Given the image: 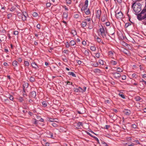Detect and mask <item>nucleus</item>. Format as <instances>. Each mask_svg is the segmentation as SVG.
Returning a JSON list of instances; mask_svg holds the SVG:
<instances>
[{
	"instance_id": "38",
	"label": "nucleus",
	"mask_w": 146,
	"mask_h": 146,
	"mask_svg": "<svg viewBox=\"0 0 146 146\" xmlns=\"http://www.w3.org/2000/svg\"><path fill=\"white\" fill-rule=\"evenodd\" d=\"M139 81L140 82H144L145 85H146V81L144 80L143 79H141L139 80Z\"/></svg>"
},
{
	"instance_id": "63",
	"label": "nucleus",
	"mask_w": 146,
	"mask_h": 146,
	"mask_svg": "<svg viewBox=\"0 0 146 146\" xmlns=\"http://www.w3.org/2000/svg\"><path fill=\"white\" fill-rule=\"evenodd\" d=\"M36 27L38 29H40V25L39 24H38L36 26Z\"/></svg>"
},
{
	"instance_id": "43",
	"label": "nucleus",
	"mask_w": 146,
	"mask_h": 146,
	"mask_svg": "<svg viewBox=\"0 0 146 146\" xmlns=\"http://www.w3.org/2000/svg\"><path fill=\"white\" fill-rule=\"evenodd\" d=\"M21 17L23 21H25L26 20L27 18H26V17H24L22 15H21Z\"/></svg>"
},
{
	"instance_id": "58",
	"label": "nucleus",
	"mask_w": 146,
	"mask_h": 146,
	"mask_svg": "<svg viewBox=\"0 0 146 146\" xmlns=\"http://www.w3.org/2000/svg\"><path fill=\"white\" fill-rule=\"evenodd\" d=\"M105 24L107 26H109L110 25V22H106V23Z\"/></svg>"
},
{
	"instance_id": "60",
	"label": "nucleus",
	"mask_w": 146,
	"mask_h": 146,
	"mask_svg": "<svg viewBox=\"0 0 146 146\" xmlns=\"http://www.w3.org/2000/svg\"><path fill=\"white\" fill-rule=\"evenodd\" d=\"M97 41L98 42H100L101 41V39L100 38H98V37L97 38Z\"/></svg>"
},
{
	"instance_id": "3",
	"label": "nucleus",
	"mask_w": 146,
	"mask_h": 146,
	"mask_svg": "<svg viewBox=\"0 0 146 146\" xmlns=\"http://www.w3.org/2000/svg\"><path fill=\"white\" fill-rule=\"evenodd\" d=\"M134 12L136 13H138L141 10V8H140V7H137L136 6H134L133 7Z\"/></svg>"
},
{
	"instance_id": "31",
	"label": "nucleus",
	"mask_w": 146,
	"mask_h": 146,
	"mask_svg": "<svg viewBox=\"0 0 146 146\" xmlns=\"http://www.w3.org/2000/svg\"><path fill=\"white\" fill-rule=\"evenodd\" d=\"M63 17L65 18H67L68 17L67 13L66 12H64L63 13Z\"/></svg>"
},
{
	"instance_id": "20",
	"label": "nucleus",
	"mask_w": 146,
	"mask_h": 146,
	"mask_svg": "<svg viewBox=\"0 0 146 146\" xmlns=\"http://www.w3.org/2000/svg\"><path fill=\"white\" fill-rule=\"evenodd\" d=\"M136 101H139L142 100V99L139 96H137L135 98Z\"/></svg>"
},
{
	"instance_id": "8",
	"label": "nucleus",
	"mask_w": 146,
	"mask_h": 146,
	"mask_svg": "<svg viewBox=\"0 0 146 146\" xmlns=\"http://www.w3.org/2000/svg\"><path fill=\"white\" fill-rule=\"evenodd\" d=\"M47 135V136L48 137L52 138L53 137V134L49 131H47L46 132Z\"/></svg>"
},
{
	"instance_id": "59",
	"label": "nucleus",
	"mask_w": 146,
	"mask_h": 146,
	"mask_svg": "<svg viewBox=\"0 0 146 146\" xmlns=\"http://www.w3.org/2000/svg\"><path fill=\"white\" fill-rule=\"evenodd\" d=\"M9 98L12 101L13 100V97L11 95H10V96L9 97Z\"/></svg>"
},
{
	"instance_id": "24",
	"label": "nucleus",
	"mask_w": 146,
	"mask_h": 146,
	"mask_svg": "<svg viewBox=\"0 0 146 146\" xmlns=\"http://www.w3.org/2000/svg\"><path fill=\"white\" fill-rule=\"evenodd\" d=\"M90 49L92 51H95L96 50V48L95 46H92L90 47Z\"/></svg>"
},
{
	"instance_id": "62",
	"label": "nucleus",
	"mask_w": 146,
	"mask_h": 146,
	"mask_svg": "<svg viewBox=\"0 0 146 146\" xmlns=\"http://www.w3.org/2000/svg\"><path fill=\"white\" fill-rule=\"evenodd\" d=\"M3 65L6 66H9L8 64V63L6 62H5L3 63Z\"/></svg>"
},
{
	"instance_id": "54",
	"label": "nucleus",
	"mask_w": 146,
	"mask_h": 146,
	"mask_svg": "<svg viewBox=\"0 0 146 146\" xmlns=\"http://www.w3.org/2000/svg\"><path fill=\"white\" fill-rule=\"evenodd\" d=\"M33 15V17H36L38 15V14L36 12H34Z\"/></svg>"
},
{
	"instance_id": "19",
	"label": "nucleus",
	"mask_w": 146,
	"mask_h": 146,
	"mask_svg": "<svg viewBox=\"0 0 146 146\" xmlns=\"http://www.w3.org/2000/svg\"><path fill=\"white\" fill-rule=\"evenodd\" d=\"M68 74L70 75H72V76L74 77H76V75L74 72H69L68 73Z\"/></svg>"
},
{
	"instance_id": "13",
	"label": "nucleus",
	"mask_w": 146,
	"mask_h": 146,
	"mask_svg": "<svg viewBox=\"0 0 146 146\" xmlns=\"http://www.w3.org/2000/svg\"><path fill=\"white\" fill-rule=\"evenodd\" d=\"M114 53L112 51H110L109 52L108 55L110 57L113 58V56H114Z\"/></svg>"
},
{
	"instance_id": "46",
	"label": "nucleus",
	"mask_w": 146,
	"mask_h": 146,
	"mask_svg": "<svg viewBox=\"0 0 146 146\" xmlns=\"http://www.w3.org/2000/svg\"><path fill=\"white\" fill-rule=\"evenodd\" d=\"M7 18L8 19H9L12 16V15L11 14L9 13L7 15Z\"/></svg>"
},
{
	"instance_id": "52",
	"label": "nucleus",
	"mask_w": 146,
	"mask_h": 146,
	"mask_svg": "<svg viewBox=\"0 0 146 146\" xmlns=\"http://www.w3.org/2000/svg\"><path fill=\"white\" fill-rule=\"evenodd\" d=\"M100 56V54L99 53H97L96 54V56L97 58H99Z\"/></svg>"
},
{
	"instance_id": "32",
	"label": "nucleus",
	"mask_w": 146,
	"mask_h": 146,
	"mask_svg": "<svg viewBox=\"0 0 146 146\" xmlns=\"http://www.w3.org/2000/svg\"><path fill=\"white\" fill-rule=\"evenodd\" d=\"M47 105V102H46L44 101L42 102V105L44 107H46Z\"/></svg>"
},
{
	"instance_id": "26",
	"label": "nucleus",
	"mask_w": 146,
	"mask_h": 146,
	"mask_svg": "<svg viewBox=\"0 0 146 146\" xmlns=\"http://www.w3.org/2000/svg\"><path fill=\"white\" fill-rule=\"evenodd\" d=\"M25 66H29V62L27 61H25L24 62Z\"/></svg>"
},
{
	"instance_id": "1",
	"label": "nucleus",
	"mask_w": 146,
	"mask_h": 146,
	"mask_svg": "<svg viewBox=\"0 0 146 146\" xmlns=\"http://www.w3.org/2000/svg\"><path fill=\"white\" fill-rule=\"evenodd\" d=\"M98 31L100 33V34L103 38H106V33H107V31L104 27L101 25L98 30Z\"/></svg>"
},
{
	"instance_id": "30",
	"label": "nucleus",
	"mask_w": 146,
	"mask_h": 146,
	"mask_svg": "<svg viewBox=\"0 0 146 146\" xmlns=\"http://www.w3.org/2000/svg\"><path fill=\"white\" fill-rule=\"evenodd\" d=\"M132 77L133 78H137L138 77V75L135 73L133 74L132 75Z\"/></svg>"
},
{
	"instance_id": "28",
	"label": "nucleus",
	"mask_w": 146,
	"mask_h": 146,
	"mask_svg": "<svg viewBox=\"0 0 146 146\" xmlns=\"http://www.w3.org/2000/svg\"><path fill=\"white\" fill-rule=\"evenodd\" d=\"M55 119H53L52 118H49L48 121H49L51 122H53L55 121V122H56L58 123V122L54 120Z\"/></svg>"
},
{
	"instance_id": "50",
	"label": "nucleus",
	"mask_w": 146,
	"mask_h": 146,
	"mask_svg": "<svg viewBox=\"0 0 146 146\" xmlns=\"http://www.w3.org/2000/svg\"><path fill=\"white\" fill-rule=\"evenodd\" d=\"M66 2L67 4H70L71 3V1L70 0H66Z\"/></svg>"
},
{
	"instance_id": "7",
	"label": "nucleus",
	"mask_w": 146,
	"mask_h": 146,
	"mask_svg": "<svg viewBox=\"0 0 146 146\" xmlns=\"http://www.w3.org/2000/svg\"><path fill=\"white\" fill-rule=\"evenodd\" d=\"M80 126H83V124L82 123L80 122H78L75 125V127H76L78 129L80 128Z\"/></svg>"
},
{
	"instance_id": "49",
	"label": "nucleus",
	"mask_w": 146,
	"mask_h": 146,
	"mask_svg": "<svg viewBox=\"0 0 146 146\" xmlns=\"http://www.w3.org/2000/svg\"><path fill=\"white\" fill-rule=\"evenodd\" d=\"M51 5V4L50 3H47L46 4V6L47 7H50Z\"/></svg>"
},
{
	"instance_id": "9",
	"label": "nucleus",
	"mask_w": 146,
	"mask_h": 146,
	"mask_svg": "<svg viewBox=\"0 0 146 146\" xmlns=\"http://www.w3.org/2000/svg\"><path fill=\"white\" fill-rule=\"evenodd\" d=\"M101 13L102 12L101 10H98L97 11L96 13V16L97 18H98V19L100 18Z\"/></svg>"
},
{
	"instance_id": "29",
	"label": "nucleus",
	"mask_w": 146,
	"mask_h": 146,
	"mask_svg": "<svg viewBox=\"0 0 146 146\" xmlns=\"http://www.w3.org/2000/svg\"><path fill=\"white\" fill-rule=\"evenodd\" d=\"M29 80L31 82H33L35 81V79L33 77L31 76Z\"/></svg>"
},
{
	"instance_id": "56",
	"label": "nucleus",
	"mask_w": 146,
	"mask_h": 146,
	"mask_svg": "<svg viewBox=\"0 0 146 146\" xmlns=\"http://www.w3.org/2000/svg\"><path fill=\"white\" fill-rule=\"evenodd\" d=\"M19 32L17 31H15L14 32V34L15 35H18Z\"/></svg>"
},
{
	"instance_id": "47",
	"label": "nucleus",
	"mask_w": 146,
	"mask_h": 146,
	"mask_svg": "<svg viewBox=\"0 0 146 146\" xmlns=\"http://www.w3.org/2000/svg\"><path fill=\"white\" fill-rule=\"evenodd\" d=\"M131 25V24L129 23H126L125 24V27L127 28Z\"/></svg>"
},
{
	"instance_id": "44",
	"label": "nucleus",
	"mask_w": 146,
	"mask_h": 146,
	"mask_svg": "<svg viewBox=\"0 0 146 146\" xmlns=\"http://www.w3.org/2000/svg\"><path fill=\"white\" fill-rule=\"evenodd\" d=\"M119 96H121L122 98L123 99H125V97L124 95L123 94H119Z\"/></svg>"
},
{
	"instance_id": "64",
	"label": "nucleus",
	"mask_w": 146,
	"mask_h": 146,
	"mask_svg": "<svg viewBox=\"0 0 146 146\" xmlns=\"http://www.w3.org/2000/svg\"><path fill=\"white\" fill-rule=\"evenodd\" d=\"M82 44L84 45H85L86 44V42L84 40L82 42Z\"/></svg>"
},
{
	"instance_id": "34",
	"label": "nucleus",
	"mask_w": 146,
	"mask_h": 146,
	"mask_svg": "<svg viewBox=\"0 0 146 146\" xmlns=\"http://www.w3.org/2000/svg\"><path fill=\"white\" fill-rule=\"evenodd\" d=\"M51 125H52L53 127H56L58 126V125L56 123L53 122L51 123Z\"/></svg>"
},
{
	"instance_id": "36",
	"label": "nucleus",
	"mask_w": 146,
	"mask_h": 146,
	"mask_svg": "<svg viewBox=\"0 0 146 146\" xmlns=\"http://www.w3.org/2000/svg\"><path fill=\"white\" fill-rule=\"evenodd\" d=\"M99 63L101 65H103L104 62L102 60H100L99 61Z\"/></svg>"
},
{
	"instance_id": "6",
	"label": "nucleus",
	"mask_w": 146,
	"mask_h": 146,
	"mask_svg": "<svg viewBox=\"0 0 146 146\" xmlns=\"http://www.w3.org/2000/svg\"><path fill=\"white\" fill-rule=\"evenodd\" d=\"M31 66L33 67V68L35 69H37L38 68V65L35 62H32Z\"/></svg>"
},
{
	"instance_id": "48",
	"label": "nucleus",
	"mask_w": 146,
	"mask_h": 146,
	"mask_svg": "<svg viewBox=\"0 0 146 146\" xmlns=\"http://www.w3.org/2000/svg\"><path fill=\"white\" fill-rule=\"evenodd\" d=\"M19 100L21 102H22L24 101V99L23 98L21 97H19Z\"/></svg>"
},
{
	"instance_id": "5",
	"label": "nucleus",
	"mask_w": 146,
	"mask_h": 146,
	"mask_svg": "<svg viewBox=\"0 0 146 146\" xmlns=\"http://www.w3.org/2000/svg\"><path fill=\"white\" fill-rule=\"evenodd\" d=\"M112 74L113 76L116 78H118L120 77L121 76L120 74L117 72H113Z\"/></svg>"
},
{
	"instance_id": "42",
	"label": "nucleus",
	"mask_w": 146,
	"mask_h": 146,
	"mask_svg": "<svg viewBox=\"0 0 146 146\" xmlns=\"http://www.w3.org/2000/svg\"><path fill=\"white\" fill-rule=\"evenodd\" d=\"M79 17V15L78 14H76L74 15V17L75 18H78Z\"/></svg>"
},
{
	"instance_id": "11",
	"label": "nucleus",
	"mask_w": 146,
	"mask_h": 146,
	"mask_svg": "<svg viewBox=\"0 0 146 146\" xmlns=\"http://www.w3.org/2000/svg\"><path fill=\"white\" fill-rule=\"evenodd\" d=\"M124 113L127 115H129L131 113V111L128 110H125L124 111Z\"/></svg>"
},
{
	"instance_id": "4",
	"label": "nucleus",
	"mask_w": 146,
	"mask_h": 146,
	"mask_svg": "<svg viewBox=\"0 0 146 146\" xmlns=\"http://www.w3.org/2000/svg\"><path fill=\"white\" fill-rule=\"evenodd\" d=\"M137 19L139 21H141L144 19H146V13L144 14L143 16L140 15H137Z\"/></svg>"
},
{
	"instance_id": "53",
	"label": "nucleus",
	"mask_w": 146,
	"mask_h": 146,
	"mask_svg": "<svg viewBox=\"0 0 146 146\" xmlns=\"http://www.w3.org/2000/svg\"><path fill=\"white\" fill-rule=\"evenodd\" d=\"M88 7V6H85L84 5V6L83 7V10L84 11H85V10H87V8Z\"/></svg>"
},
{
	"instance_id": "2",
	"label": "nucleus",
	"mask_w": 146,
	"mask_h": 146,
	"mask_svg": "<svg viewBox=\"0 0 146 146\" xmlns=\"http://www.w3.org/2000/svg\"><path fill=\"white\" fill-rule=\"evenodd\" d=\"M115 17L117 18H121L123 16V14L121 11L117 12V11L115 12Z\"/></svg>"
},
{
	"instance_id": "45",
	"label": "nucleus",
	"mask_w": 146,
	"mask_h": 146,
	"mask_svg": "<svg viewBox=\"0 0 146 146\" xmlns=\"http://www.w3.org/2000/svg\"><path fill=\"white\" fill-rule=\"evenodd\" d=\"M15 9V8L13 6L11 7L10 9V11H13Z\"/></svg>"
},
{
	"instance_id": "12",
	"label": "nucleus",
	"mask_w": 146,
	"mask_h": 146,
	"mask_svg": "<svg viewBox=\"0 0 146 146\" xmlns=\"http://www.w3.org/2000/svg\"><path fill=\"white\" fill-rule=\"evenodd\" d=\"M134 6H136L137 7V6H138V7H140V8H141V5L140 4V3H135V2L133 3L132 5V7L133 8Z\"/></svg>"
},
{
	"instance_id": "37",
	"label": "nucleus",
	"mask_w": 146,
	"mask_h": 146,
	"mask_svg": "<svg viewBox=\"0 0 146 146\" xmlns=\"http://www.w3.org/2000/svg\"><path fill=\"white\" fill-rule=\"evenodd\" d=\"M135 144L133 143H129V144L126 146H134Z\"/></svg>"
},
{
	"instance_id": "40",
	"label": "nucleus",
	"mask_w": 146,
	"mask_h": 146,
	"mask_svg": "<svg viewBox=\"0 0 146 146\" xmlns=\"http://www.w3.org/2000/svg\"><path fill=\"white\" fill-rule=\"evenodd\" d=\"M131 127L134 129H136L137 127V126L135 124H133L131 125Z\"/></svg>"
},
{
	"instance_id": "23",
	"label": "nucleus",
	"mask_w": 146,
	"mask_h": 146,
	"mask_svg": "<svg viewBox=\"0 0 146 146\" xmlns=\"http://www.w3.org/2000/svg\"><path fill=\"white\" fill-rule=\"evenodd\" d=\"M69 43L71 46H74L76 44L74 40L71 41Z\"/></svg>"
},
{
	"instance_id": "16",
	"label": "nucleus",
	"mask_w": 146,
	"mask_h": 146,
	"mask_svg": "<svg viewBox=\"0 0 146 146\" xmlns=\"http://www.w3.org/2000/svg\"><path fill=\"white\" fill-rule=\"evenodd\" d=\"M110 63L111 65H116L117 63V61H114L113 60H111L110 62Z\"/></svg>"
},
{
	"instance_id": "17",
	"label": "nucleus",
	"mask_w": 146,
	"mask_h": 146,
	"mask_svg": "<svg viewBox=\"0 0 146 146\" xmlns=\"http://www.w3.org/2000/svg\"><path fill=\"white\" fill-rule=\"evenodd\" d=\"M17 64L18 62L16 60H15L12 63V65L14 67H16L17 66Z\"/></svg>"
},
{
	"instance_id": "27",
	"label": "nucleus",
	"mask_w": 146,
	"mask_h": 146,
	"mask_svg": "<svg viewBox=\"0 0 146 146\" xmlns=\"http://www.w3.org/2000/svg\"><path fill=\"white\" fill-rule=\"evenodd\" d=\"M123 70L120 68L118 67L117 68V71L118 72H123Z\"/></svg>"
},
{
	"instance_id": "21",
	"label": "nucleus",
	"mask_w": 146,
	"mask_h": 146,
	"mask_svg": "<svg viewBox=\"0 0 146 146\" xmlns=\"http://www.w3.org/2000/svg\"><path fill=\"white\" fill-rule=\"evenodd\" d=\"M146 8L145 9H143L141 11V13L140 14H138V15H141L142 14H145L146 13Z\"/></svg>"
},
{
	"instance_id": "61",
	"label": "nucleus",
	"mask_w": 146,
	"mask_h": 146,
	"mask_svg": "<svg viewBox=\"0 0 146 146\" xmlns=\"http://www.w3.org/2000/svg\"><path fill=\"white\" fill-rule=\"evenodd\" d=\"M127 140L128 141H130L131 140V137H127L126 138Z\"/></svg>"
},
{
	"instance_id": "55",
	"label": "nucleus",
	"mask_w": 146,
	"mask_h": 146,
	"mask_svg": "<svg viewBox=\"0 0 146 146\" xmlns=\"http://www.w3.org/2000/svg\"><path fill=\"white\" fill-rule=\"evenodd\" d=\"M66 47L68 48L70 46V43H68V42H66Z\"/></svg>"
},
{
	"instance_id": "35",
	"label": "nucleus",
	"mask_w": 146,
	"mask_h": 146,
	"mask_svg": "<svg viewBox=\"0 0 146 146\" xmlns=\"http://www.w3.org/2000/svg\"><path fill=\"white\" fill-rule=\"evenodd\" d=\"M88 0H86L85 2V4L84 5L88 6Z\"/></svg>"
},
{
	"instance_id": "25",
	"label": "nucleus",
	"mask_w": 146,
	"mask_h": 146,
	"mask_svg": "<svg viewBox=\"0 0 146 146\" xmlns=\"http://www.w3.org/2000/svg\"><path fill=\"white\" fill-rule=\"evenodd\" d=\"M84 11L86 14L87 15H89L90 13V11L88 9V10L87 9L86 10H85V11Z\"/></svg>"
},
{
	"instance_id": "39",
	"label": "nucleus",
	"mask_w": 146,
	"mask_h": 146,
	"mask_svg": "<svg viewBox=\"0 0 146 146\" xmlns=\"http://www.w3.org/2000/svg\"><path fill=\"white\" fill-rule=\"evenodd\" d=\"M78 89L79 92H83V89L82 88H81L80 87H78Z\"/></svg>"
},
{
	"instance_id": "57",
	"label": "nucleus",
	"mask_w": 146,
	"mask_h": 146,
	"mask_svg": "<svg viewBox=\"0 0 146 146\" xmlns=\"http://www.w3.org/2000/svg\"><path fill=\"white\" fill-rule=\"evenodd\" d=\"M126 79V76L124 75L122 76V79L123 80H125Z\"/></svg>"
},
{
	"instance_id": "18",
	"label": "nucleus",
	"mask_w": 146,
	"mask_h": 146,
	"mask_svg": "<svg viewBox=\"0 0 146 146\" xmlns=\"http://www.w3.org/2000/svg\"><path fill=\"white\" fill-rule=\"evenodd\" d=\"M98 64L97 62H93L91 64L92 66L95 67H97L98 66Z\"/></svg>"
},
{
	"instance_id": "14",
	"label": "nucleus",
	"mask_w": 146,
	"mask_h": 146,
	"mask_svg": "<svg viewBox=\"0 0 146 146\" xmlns=\"http://www.w3.org/2000/svg\"><path fill=\"white\" fill-rule=\"evenodd\" d=\"M107 17L106 15H104L102 17L101 20L103 22H105L107 19Z\"/></svg>"
},
{
	"instance_id": "22",
	"label": "nucleus",
	"mask_w": 146,
	"mask_h": 146,
	"mask_svg": "<svg viewBox=\"0 0 146 146\" xmlns=\"http://www.w3.org/2000/svg\"><path fill=\"white\" fill-rule=\"evenodd\" d=\"M81 25L82 27H85L87 25L86 22V21H82Z\"/></svg>"
},
{
	"instance_id": "15",
	"label": "nucleus",
	"mask_w": 146,
	"mask_h": 146,
	"mask_svg": "<svg viewBox=\"0 0 146 146\" xmlns=\"http://www.w3.org/2000/svg\"><path fill=\"white\" fill-rule=\"evenodd\" d=\"M93 72L99 74L101 72V71L98 68H96L94 69L93 70Z\"/></svg>"
},
{
	"instance_id": "51",
	"label": "nucleus",
	"mask_w": 146,
	"mask_h": 146,
	"mask_svg": "<svg viewBox=\"0 0 146 146\" xmlns=\"http://www.w3.org/2000/svg\"><path fill=\"white\" fill-rule=\"evenodd\" d=\"M74 91L76 92H79L78 89L77 88H74Z\"/></svg>"
},
{
	"instance_id": "10",
	"label": "nucleus",
	"mask_w": 146,
	"mask_h": 146,
	"mask_svg": "<svg viewBox=\"0 0 146 146\" xmlns=\"http://www.w3.org/2000/svg\"><path fill=\"white\" fill-rule=\"evenodd\" d=\"M36 95V93L35 91L31 92L29 96L31 97L35 98Z\"/></svg>"
},
{
	"instance_id": "41",
	"label": "nucleus",
	"mask_w": 146,
	"mask_h": 146,
	"mask_svg": "<svg viewBox=\"0 0 146 146\" xmlns=\"http://www.w3.org/2000/svg\"><path fill=\"white\" fill-rule=\"evenodd\" d=\"M71 33L74 35H76V31H75V30H73L72 32V33Z\"/></svg>"
},
{
	"instance_id": "33",
	"label": "nucleus",
	"mask_w": 146,
	"mask_h": 146,
	"mask_svg": "<svg viewBox=\"0 0 146 146\" xmlns=\"http://www.w3.org/2000/svg\"><path fill=\"white\" fill-rule=\"evenodd\" d=\"M20 15H22L24 17H26V18H27V16H28V15L27 13L25 12V13H23V14L22 15V14H21Z\"/></svg>"
}]
</instances>
